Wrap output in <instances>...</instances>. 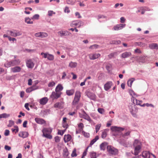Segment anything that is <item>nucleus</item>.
<instances>
[{
	"label": "nucleus",
	"instance_id": "9b49d317",
	"mask_svg": "<svg viewBox=\"0 0 158 158\" xmlns=\"http://www.w3.org/2000/svg\"><path fill=\"white\" fill-rule=\"evenodd\" d=\"M8 31L9 32L10 35L11 36L14 37L19 36L22 35V32L21 31L15 30Z\"/></svg>",
	"mask_w": 158,
	"mask_h": 158
},
{
	"label": "nucleus",
	"instance_id": "ddd939ff",
	"mask_svg": "<svg viewBox=\"0 0 158 158\" xmlns=\"http://www.w3.org/2000/svg\"><path fill=\"white\" fill-rule=\"evenodd\" d=\"M101 55L99 53L90 54H89L88 56L90 59L91 60H94L100 56Z\"/></svg>",
	"mask_w": 158,
	"mask_h": 158
},
{
	"label": "nucleus",
	"instance_id": "f257e3e1",
	"mask_svg": "<svg viewBox=\"0 0 158 158\" xmlns=\"http://www.w3.org/2000/svg\"><path fill=\"white\" fill-rule=\"evenodd\" d=\"M111 130L114 133H118L120 135V136L125 137L126 136H128L130 135L131 131H127L124 134L121 133V131L124 130V128L118 127L115 126H112L111 127Z\"/></svg>",
	"mask_w": 158,
	"mask_h": 158
},
{
	"label": "nucleus",
	"instance_id": "7c9ffc66",
	"mask_svg": "<svg viewBox=\"0 0 158 158\" xmlns=\"http://www.w3.org/2000/svg\"><path fill=\"white\" fill-rule=\"evenodd\" d=\"M99 139V136L97 135L95 136L94 139H92L90 142L89 144L90 146H91L93 145L98 139Z\"/></svg>",
	"mask_w": 158,
	"mask_h": 158
},
{
	"label": "nucleus",
	"instance_id": "bb28decb",
	"mask_svg": "<svg viewBox=\"0 0 158 158\" xmlns=\"http://www.w3.org/2000/svg\"><path fill=\"white\" fill-rule=\"evenodd\" d=\"M131 52H126L123 53L122 54V57L123 58H125L131 56Z\"/></svg>",
	"mask_w": 158,
	"mask_h": 158
},
{
	"label": "nucleus",
	"instance_id": "69168bd1",
	"mask_svg": "<svg viewBox=\"0 0 158 158\" xmlns=\"http://www.w3.org/2000/svg\"><path fill=\"white\" fill-rule=\"evenodd\" d=\"M4 148L5 150L8 151H10L11 149V148L10 147L7 145H5Z\"/></svg>",
	"mask_w": 158,
	"mask_h": 158
},
{
	"label": "nucleus",
	"instance_id": "09e8293b",
	"mask_svg": "<svg viewBox=\"0 0 158 158\" xmlns=\"http://www.w3.org/2000/svg\"><path fill=\"white\" fill-rule=\"evenodd\" d=\"M14 123L13 121L12 120H10L9 121V123L8 125L7 126L8 127H11L14 125Z\"/></svg>",
	"mask_w": 158,
	"mask_h": 158
},
{
	"label": "nucleus",
	"instance_id": "79ce46f5",
	"mask_svg": "<svg viewBox=\"0 0 158 158\" xmlns=\"http://www.w3.org/2000/svg\"><path fill=\"white\" fill-rule=\"evenodd\" d=\"M75 2V0H69L67 1V4L71 5L74 4Z\"/></svg>",
	"mask_w": 158,
	"mask_h": 158
},
{
	"label": "nucleus",
	"instance_id": "b1692460",
	"mask_svg": "<svg viewBox=\"0 0 158 158\" xmlns=\"http://www.w3.org/2000/svg\"><path fill=\"white\" fill-rule=\"evenodd\" d=\"M71 136L70 135H65L64 137V141L65 143L69 141L71 139Z\"/></svg>",
	"mask_w": 158,
	"mask_h": 158
},
{
	"label": "nucleus",
	"instance_id": "4be33fe9",
	"mask_svg": "<svg viewBox=\"0 0 158 158\" xmlns=\"http://www.w3.org/2000/svg\"><path fill=\"white\" fill-rule=\"evenodd\" d=\"M35 121L38 124H43L45 123V121L43 119L35 118Z\"/></svg>",
	"mask_w": 158,
	"mask_h": 158
},
{
	"label": "nucleus",
	"instance_id": "6e6d98bb",
	"mask_svg": "<svg viewBox=\"0 0 158 158\" xmlns=\"http://www.w3.org/2000/svg\"><path fill=\"white\" fill-rule=\"evenodd\" d=\"M54 139H55V141L56 143H58L60 141V138L58 136H56L55 137Z\"/></svg>",
	"mask_w": 158,
	"mask_h": 158
},
{
	"label": "nucleus",
	"instance_id": "680f3d73",
	"mask_svg": "<svg viewBox=\"0 0 158 158\" xmlns=\"http://www.w3.org/2000/svg\"><path fill=\"white\" fill-rule=\"evenodd\" d=\"M31 87L32 89V91L38 89V87L36 85H33Z\"/></svg>",
	"mask_w": 158,
	"mask_h": 158
},
{
	"label": "nucleus",
	"instance_id": "3c124183",
	"mask_svg": "<svg viewBox=\"0 0 158 158\" xmlns=\"http://www.w3.org/2000/svg\"><path fill=\"white\" fill-rule=\"evenodd\" d=\"M63 127L64 128H65V129H66L68 128L69 127V125L67 123H62Z\"/></svg>",
	"mask_w": 158,
	"mask_h": 158
},
{
	"label": "nucleus",
	"instance_id": "a878e982",
	"mask_svg": "<svg viewBox=\"0 0 158 158\" xmlns=\"http://www.w3.org/2000/svg\"><path fill=\"white\" fill-rule=\"evenodd\" d=\"M75 92L74 89H72L69 90H66V94L69 96L73 95Z\"/></svg>",
	"mask_w": 158,
	"mask_h": 158
},
{
	"label": "nucleus",
	"instance_id": "a19ab883",
	"mask_svg": "<svg viewBox=\"0 0 158 158\" xmlns=\"http://www.w3.org/2000/svg\"><path fill=\"white\" fill-rule=\"evenodd\" d=\"M61 104L59 102L56 103L54 105V107L55 108H60L61 106Z\"/></svg>",
	"mask_w": 158,
	"mask_h": 158
},
{
	"label": "nucleus",
	"instance_id": "c756f323",
	"mask_svg": "<svg viewBox=\"0 0 158 158\" xmlns=\"http://www.w3.org/2000/svg\"><path fill=\"white\" fill-rule=\"evenodd\" d=\"M77 66V63L75 62L71 61L69 64V66L71 68H74Z\"/></svg>",
	"mask_w": 158,
	"mask_h": 158
},
{
	"label": "nucleus",
	"instance_id": "f704fd0d",
	"mask_svg": "<svg viewBox=\"0 0 158 158\" xmlns=\"http://www.w3.org/2000/svg\"><path fill=\"white\" fill-rule=\"evenodd\" d=\"M117 55V52H114L110 53V54L108 55V57L110 58H111L113 57H114V56H116Z\"/></svg>",
	"mask_w": 158,
	"mask_h": 158
},
{
	"label": "nucleus",
	"instance_id": "e433bc0d",
	"mask_svg": "<svg viewBox=\"0 0 158 158\" xmlns=\"http://www.w3.org/2000/svg\"><path fill=\"white\" fill-rule=\"evenodd\" d=\"M101 123L98 124L95 126V129L96 132L97 133L99 130L101 126Z\"/></svg>",
	"mask_w": 158,
	"mask_h": 158
},
{
	"label": "nucleus",
	"instance_id": "20e7f679",
	"mask_svg": "<svg viewBox=\"0 0 158 158\" xmlns=\"http://www.w3.org/2000/svg\"><path fill=\"white\" fill-rule=\"evenodd\" d=\"M20 63L19 60H14L10 61H7L4 64V66L6 68L18 65Z\"/></svg>",
	"mask_w": 158,
	"mask_h": 158
},
{
	"label": "nucleus",
	"instance_id": "7ed1b4c3",
	"mask_svg": "<svg viewBox=\"0 0 158 158\" xmlns=\"http://www.w3.org/2000/svg\"><path fill=\"white\" fill-rule=\"evenodd\" d=\"M52 129L51 128H44L42 130L43 133V136L51 139L52 138V136L50 135L52 132Z\"/></svg>",
	"mask_w": 158,
	"mask_h": 158
},
{
	"label": "nucleus",
	"instance_id": "2f4dec72",
	"mask_svg": "<svg viewBox=\"0 0 158 158\" xmlns=\"http://www.w3.org/2000/svg\"><path fill=\"white\" fill-rule=\"evenodd\" d=\"M135 80L134 78H132L129 80L127 81V84L128 86L131 87L134 81Z\"/></svg>",
	"mask_w": 158,
	"mask_h": 158
},
{
	"label": "nucleus",
	"instance_id": "f03ea898",
	"mask_svg": "<svg viewBox=\"0 0 158 158\" xmlns=\"http://www.w3.org/2000/svg\"><path fill=\"white\" fill-rule=\"evenodd\" d=\"M134 148V153H133L135 155H137L140 152L142 148L141 142L137 139H135L133 144Z\"/></svg>",
	"mask_w": 158,
	"mask_h": 158
},
{
	"label": "nucleus",
	"instance_id": "c9c22d12",
	"mask_svg": "<svg viewBox=\"0 0 158 158\" xmlns=\"http://www.w3.org/2000/svg\"><path fill=\"white\" fill-rule=\"evenodd\" d=\"M31 19L29 18H26L25 19V22L27 24H33V22L32 21H31Z\"/></svg>",
	"mask_w": 158,
	"mask_h": 158
},
{
	"label": "nucleus",
	"instance_id": "5701e85b",
	"mask_svg": "<svg viewBox=\"0 0 158 158\" xmlns=\"http://www.w3.org/2000/svg\"><path fill=\"white\" fill-rule=\"evenodd\" d=\"M48 99L47 98L44 97L40 100V103L41 105H45L48 102Z\"/></svg>",
	"mask_w": 158,
	"mask_h": 158
},
{
	"label": "nucleus",
	"instance_id": "9d476101",
	"mask_svg": "<svg viewBox=\"0 0 158 158\" xmlns=\"http://www.w3.org/2000/svg\"><path fill=\"white\" fill-rule=\"evenodd\" d=\"M142 156L144 158H156L154 155L147 151L143 152Z\"/></svg>",
	"mask_w": 158,
	"mask_h": 158
},
{
	"label": "nucleus",
	"instance_id": "1a4fd4ad",
	"mask_svg": "<svg viewBox=\"0 0 158 158\" xmlns=\"http://www.w3.org/2000/svg\"><path fill=\"white\" fill-rule=\"evenodd\" d=\"M62 94V93H59L58 92H57L56 91H53L52 92V94L50 95V98L53 100L55 99H56L60 97Z\"/></svg>",
	"mask_w": 158,
	"mask_h": 158
},
{
	"label": "nucleus",
	"instance_id": "338daca9",
	"mask_svg": "<svg viewBox=\"0 0 158 158\" xmlns=\"http://www.w3.org/2000/svg\"><path fill=\"white\" fill-rule=\"evenodd\" d=\"M112 122V120L109 121L107 122L106 124V126L108 127H109L111 125V123Z\"/></svg>",
	"mask_w": 158,
	"mask_h": 158
},
{
	"label": "nucleus",
	"instance_id": "603ef678",
	"mask_svg": "<svg viewBox=\"0 0 158 158\" xmlns=\"http://www.w3.org/2000/svg\"><path fill=\"white\" fill-rule=\"evenodd\" d=\"M39 17V15L38 14H35L34 15L31 19H38Z\"/></svg>",
	"mask_w": 158,
	"mask_h": 158
},
{
	"label": "nucleus",
	"instance_id": "864d4df0",
	"mask_svg": "<svg viewBox=\"0 0 158 158\" xmlns=\"http://www.w3.org/2000/svg\"><path fill=\"white\" fill-rule=\"evenodd\" d=\"M98 111L101 114H103L104 112V110L103 108H99L98 109Z\"/></svg>",
	"mask_w": 158,
	"mask_h": 158
},
{
	"label": "nucleus",
	"instance_id": "58836bf2",
	"mask_svg": "<svg viewBox=\"0 0 158 158\" xmlns=\"http://www.w3.org/2000/svg\"><path fill=\"white\" fill-rule=\"evenodd\" d=\"M41 38H45L47 37L48 35V33L46 32H41Z\"/></svg>",
	"mask_w": 158,
	"mask_h": 158
},
{
	"label": "nucleus",
	"instance_id": "49530a36",
	"mask_svg": "<svg viewBox=\"0 0 158 158\" xmlns=\"http://www.w3.org/2000/svg\"><path fill=\"white\" fill-rule=\"evenodd\" d=\"M98 46L97 44H94L91 46L89 47V48L92 49H95L98 48Z\"/></svg>",
	"mask_w": 158,
	"mask_h": 158
},
{
	"label": "nucleus",
	"instance_id": "aec40b11",
	"mask_svg": "<svg viewBox=\"0 0 158 158\" xmlns=\"http://www.w3.org/2000/svg\"><path fill=\"white\" fill-rule=\"evenodd\" d=\"M19 136L24 138L27 137L28 135V134L27 132L21 131L19 132Z\"/></svg>",
	"mask_w": 158,
	"mask_h": 158
},
{
	"label": "nucleus",
	"instance_id": "39448f33",
	"mask_svg": "<svg viewBox=\"0 0 158 158\" xmlns=\"http://www.w3.org/2000/svg\"><path fill=\"white\" fill-rule=\"evenodd\" d=\"M81 97V93L79 91H76L74 97L72 102L73 105L77 104L79 101Z\"/></svg>",
	"mask_w": 158,
	"mask_h": 158
},
{
	"label": "nucleus",
	"instance_id": "c03bdc74",
	"mask_svg": "<svg viewBox=\"0 0 158 158\" xmlns=\"http://www.w3.org/2000/svg\"><path fill=\"white\" fill-rule=\"evenodd\" d=\"M66 129L63 130H59L58 134L62 135L66 131Z\"/></svg>",
	"mask_w": 158,
	"mask_h": 158
},
{
	"label": "nucleus",
	"instance_id": "13d9d810",
	"mask_svg": "<svg viewBox=\"0 0 158 158\" xmlns=\"http://www.w3.org/2000/svg\"><path fill=\"white\" fill-rule=\"evenodd\" d=\"M144 44L141 42H136L134 43V45L135 46H139L141 45H143Z\"/></svg>",
	"mask_w": 158,
	"mask_h": 158
},
{
	"label": "nucleus",
	"instance_id": "f8f14e48",
	"mask_svg": "<svg viewBox=\"0 0 158 158\" xmlns=\"http://www.w3.org/2000/svg\"><path fill=\"white\" fill-rule=\"evenodd\" d=\"M83 25V23L80 20H75L73 21L70 24L72 27L77 26L78 27H80Z\"/></svg>",
	"mask_w": 158,
	"mask_h": 158
},
{
	"label": "nucleus",
	"instance_id": "2eb2a0df",
	"mask_svg": "<svg viewBox=\"0 0 158 158\" xmlns=\"http://www.w3.org/2000/svg\"><path fill=\"white\" fill-rule=\"evenodd\" d=\"M58 34L60 36H69L71 35V33L67 31H61L58 32Z\"/></svg>",
	"mask_w": 158,
	"mask_h": 158
},
{
	"label": "nucleus",
	"instance_id": "c85d7f7f",
	"mask_svg": "<svg viewBox=\"0 0 158 158\" xmlns=\"http://www.w3.org/2000/svg\"><path fill=\"white\" fill-rule=\"evenodd\" d=\"M107 143L106 142L102 143L100 146V149L102 150H104L107 146Z\"/></svg>",
	"mask_w": 158,
	"mask_h": 158
},
{
	"label": "nucleus",
	"instance_id": "6e6552de",
	"mask_svg": "<svg viewBox=\"0 0 158 158\" xmlns=\"http://www.w3.org/2000/svg\"><path fill=\"white\" fill-rule=\"evenodd\" d=\"M41 55L43 56V57L44 58H47L48 60L50 61H52L54 59V56L48 53L41 52Z\"/></svg>",
	"mask_w": 158,
	"mask_h": 158
},
{
	"label": "nucleus",
	"instance_id": "423d86ee",
	"mask_svg": "<svg viewBox=\"0 0 158 158\" xmlns=\"http://www.w3.org/2000/svg\"><path fill=\"white\" fill-rule=\"evenodd\" d=\"M107 149L109 153L112 155H116L118 152V149L110 145L107 146Z\"/></svg>",
	"mask_w": 158,
	"mask_h": 158
},
{
	"label": "nucleus",
	"instance_id": "8fccbe9b",
	"mask_svg": "<svg viewBox=\"0 0 158 158\" xmlns=\"http://www.w3.org/2000/svg\"><path fill=\"white\" fill-rule=\"evenodd\" d=\"M55 85V83L53 82L52 81L50 82H49L48 85V86L49 87H52L54 86Z\"/></svg>",
	"mask_w": 158,
	"mask_h": 158
},
{
	"label": "nucleus",
	"instance_id": "774afa93",
	"mask_svg": "<svg viewBox=\"0 0 158 158\" xmlns=\"http://www.w3.org/2000/svg\"><path fill=\"white\" fill-rule=\"evenodd\" d=\"M8 39L9 41H16V39L15 38H12L10 36H9L8 37Z\"/></svg>",
	"mask_w": 158,
	"mask_h": 158
},
{
	"label": "nucleus",
	"instance_id": "a18cd8bd",
	"mask_svg": "<svg viewBox=\"0 0 158 158\" xmlns=\"http://www.w3.org/2000/svg\"><path fill=\"white\" fill-rule=\"evenodd\" d=\"M89 98L92 100H95L96 99V96L93 94H92L89 96Z\"/></svg>",
	"mask_w": 158,
	"mask_h": 158
},
{
	"label": "nucleus",
	"instance_id": "0e129e2a",
	"mask_svg": "<svg viewBox=\"0 0 158 158\" xmlns=\"http://www.w3.org/2000/svg\"><path fill=\"white\" fill-rule=\"evenodd\" d=\"M121 41L120 40H118V41H115L114 40V41H112V44H120Z\"/></svg>",
	"mask_w": 158,
	"mask_h": 158
},
{
	"label": "nucleus",
	"instance_id": "052dcab7",
	"mask_svg": "<svg viewBox=\"0 0 158 158\" xmlns=\"http://www.w3.org/2000/svg\"><path fill=\"white\" fill-rule=\"evenodd\" d=\"M32 91V89L31 87L27 88L26 90V91L27 93H29Z\"/></svg>",
	"mask_w": 158,
	"mask_h": 158
},
{
	"label": "nucleus",
	"instance_id": "f3484780",
	"mask_svg": "<svg viewBox=\"0 0 158 158\" xmlns=\"http://www.w3.org/2000/svg\"><path fill=\"white\" fill-rule=\"evenodd\" d=\"M125 25L126 24H120L114 26L113 29L114 30H121L124 27Z\"/></svg>",
	"mask_w": 158,
	"mask_h": 158
},
{
	"label": "nucleus",
	"instance_id": "4d7b16f0",
	"mask_svg": "<svg viewBox=\"0 0 158 158\" xmlns=\"http://www.w3.org/2000/svg\"><path fill=\"white\" fill-rule=\"evenodd\" d=\"M27 143H28V145H27V143H26L24 145V147L25 148V149H26V148L29 149L30 148V146L29 145L30 143L29 142H28Z\"/></svg>",
	"mask_w": 158,
	"mask_h": 158
},
{
	"label": "nucleus",
	"instance_id": "e2e57ef3",
	"mask_svg": "<svg viewBox=\"0 0 158 158\" xmlns=\"http://www.w3.org/2000/svg\"><path fill=\"white\" fill-rule=\"evenodd\" d=\"M10 131H9L8 130H6L5 131V132L4 133V135L5 136H8L9 135Z\"/></svg>",
	"mask_w": 158,
	"mask_h": 158
},
{
	"label": "nucleus",
	"instance_id": "412c9836",
	"mask_svg": "<svg viewBox=\"0 0 158 158\" xmlns=\"http://www.w3.org/2000/svg\"><path fill=\"white\" fill-rule=\"evenodd\" d=\"M63 87L62 85L59 84L55 89V91L59 93H62L61 91L63 89Z\"/></svg>",
	"mask_w": 158,
	"mask_h": 158
},
{
	"label": "nucleus",
	"instance_id": "37998d69",
	"mask_svg": "<svg viewBox=\"0 0 158 158\" xmlns=\"http://www.w3.org/2000/svg\"><path fill=\"white\" fill-rule=\"evenodd\" d=\"M15 128L13 129L12 128L11 129V130L12 132H15V133L18 132L19 131V128L17 126L15 127Z\"/></svg>",
	"mask_w": 158,
	"mask_h": 158
},
{
	"label": "nucleus",
	"instance_id": "4c0bfd02",
	"mask_svg": "<svg viewBox=\"0 0 158 158\" xmlns=\"http://www.w3.org/2000/svg\"><path fill=\"white\" fill-rule=\"evenodd\" d=\"M90 155L91 158H96V153L95 152H91Z\"/></svg>",
	"mask_w": 158,
	"mask_h": 158
},
{
	"label": "nucleus",
	"instance_id": "ea45409f",
	"mask_svg": "<svg viewBox=\"0 0 158 158\" xmlns=\"http://www.w3.org/2000/svg\"><path fill=\"white\" fill-rule=\"evenodd\" d=\"M20 0H6V1L7 3H14L19 2Z\"/></svg>",
	"mask_w": 158,
	"mask_h": 158
},
{
	"label": "nucleus",
	"instance_id": "393cba45",
	"mask_svg": "<svg viewBox=\"0 0 158 158\" xmlns=\"http://www.w3.org/2000/svg\"><path fill=\"white\" fill-rule=\"evenodd\" d=\"M11 71L13 73L19 72L21 70V68L19 66H16L11 69Z\"/></svg>",
	"mask_w": 158,
	"mask_h": 158
},
{
	"label": "nucleus",
	"instance_id": "6ab92c4d",
	"mask_svg": "<svg viewBox=\"0 0 158 158\" xmlns=\"http://www.w3.org/2000/svg\"><path fill=\"white\" fill-rule=\"evenodd\" d=\"M109 131L108 129H106L102 131L101 137L102 139H105Z\"/></svg>",
	"mask_w": 158,
	"mask_h": 158
},
{
	"label": "nucleus",
	"instance_id": "0eeeda50",
	"mask_svg": "<svg viewBox=\"0 0 158 158\" xmlns=\"http://www.w3.org/2000/svg\"><path fill=\"white\" fill-rule=\"evenodd\" d=\"M129 109L130 112L134 117L136 116V113L137 112V109L135 106L134 104H131L129 106Z\"/></svg>",
	"mask_w": 158,
	"mask_h": 158
},
{
	"label": "nucleus",
	"instance_id": "dca6fc26",
	"mask_svg": "<svg viewBox=\"0 0 158 158\" xmlns=\"http://www.w3.org/2000/svg\"><path fill=\"white\" fill-rule=\"evenodd\" d=\"M26 65L28 68L32 69L34 67V64L31 60L29 59L26 61Z\"/></svg>",
	"mask_w": 158,
	"mask_h": 158
},
{
	"label": "nucleus",
	"instance_id": "a211bd4d",
	"mask_svg": "<svg viewBox=\"0 0 158 158\" xmlns=\"http://www.w3.org/2000/svg\"><path fill=\"white\" fill-rule=\"evenodd\" d=\"M112 85V82L111 81H108L104 85V88L105 89L106 91H107L111 88Z\"/></svg>",
	"mask_w": 158,
	"mask_h": 158
},
{
	"label": "nucleus",
	"instance_id": "cd10ccee",
	"mask_svg": "<svg viewBox=\"0 0 158 158\" xmlns=\"http://www.w3.org/2000/svg\"><path fill=\"white\" fill-rule=\"evenodd\" d=\"M149 48L152 49H158V44L156 43H152L149 44Z\"/></svg>",
	"mask_w": 158,
	"mask_h": 158
},
{
	"label": "nucleus",
	"instance_id": "4468645a",
	"mask_svg": "<svg viewBox=\"0 0 158 158\" xmlns=\"http://www.w3.org/2000/svg\"><path fill=\"white\" fill-rule=\"evenodd\" d=\"M83 112L84 114H82L81 116H80V117L87 120L90 122H91L92 120L91 119L90 117L87 114H86L85 111L84 110L83 111Z\"/></svg>",
	"mask_w": 158,
	"mask_h": 158
},
{
	"label": "nucleus",
	"instance_id": "72a5a7b5",
	"mask_svg": "<svg viewBox=\"0 0 158 158\" xmlns=\"http://www.w3.org/2000/svg\"><path fill=\"white\" fill-rule=\"evenodd\" d=\"M78 126L80 131H83V128L84 127V125L83 123H81L78 124Z\"/></svg>",
	"mask_w": 158,
	"mask_h": 158
},
{
	"label": "nucleus",
	"instance_id": "5fc2aeb1",
	"mask_svg": "<svg viewBox=\"0 0 158 158\" xmlns=\"http://www.w3.org/2000/svg\"><path fill=\"white\" fill-rule=\"evenodd\" d=\"M41 32H40L35 33V36L37 37H41Z\"/></svg>",
	"mask_w": 158,
	"mask_h": 158
},
{
	"label": "nucleus",
	"instance_id": "bf43d9fd",
	"mask_svg": "<svg viewBox=\"0 0 158 158\" xmlns=\"http://www.w3.org/2000/svg\"><path fill=\"white\" fill-rule=\"evenodd\" d=\"M89 147H88L86 150L83 152V155L82 157V158H83L87 154V149L89 148Z\"/></svg>",
	"mask_w": 158,
	"mask_h": 158
},
{
	"label": "nucleus",
	"instance_id": "de8ad7c7",
	"mask_svg": "<svg viewBox=\"0 0 158 158\" xmlns=\"http://www.w3.org/2000/svg\"><path fill=\"white\" fill-rule=\"evenodd\" d=\"M71 155L72 157H75L77 156V154L76 153V150L75 149L73 151Z\"/></svg>",
	"mask_w": 158,
	"mask_h": 158
},
{
	"label": "nucleus",
	"instance_id": "473e14b6",
	"mask_svg": "<svg viewBox=\"0 0 158 158\" xmlns=\"http://www.w3.org/2000/svg\"><path fill=\"white\" fill-rule=\"evenodd\" d=\"M9 114L6 113H3L0 114V119L2 118H6L9 116Z\"/></svg>",
	"mask_w": 158,
	"mask_h": 158
}]
</instances>
